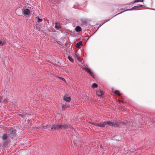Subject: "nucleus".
Masks as SVG:
<instances>
[{"label":"nucleus","mask_w":155,"mask_h":155,"mask_svg":"<svg viewBox=\"0 0 155 155\" xmlns=\"http://www.w3.org/2000/svg\"><path fill=\"white\" fill-rule=\"evenodd\" d=\"M16 135V131L13 128H11L9 130L8 132V135L9 137L13 138Z\"/></svg>","instance_id":"f257e3e1"},{"label":"nucleus","mask_w":155,"mask_h":155,"mask_svg":"<svg viewBox=\"0 0 155 155\" xmlns=\"http://www.w3.org/2000/svg\"><path fill=\"white\" fill-rule=\"evenodd\" d=\"M145 7V6L143 5H139L135 6L132 7L130 9H127V10H124V11L121 12L119 13L118 14L122 13L123 12H124L126 11L135 10L139 8H140V7L141 8H144Z\"/></svg>","instance_id":"f03ea898"},{"label":"nucleus","mask_w":155,"mask_h":155,"mask_svg":"<svg viewBox=\"0 0 155 155\" xmlns=\"http://www.w3.org/2000/svg\"><path fill=\"white\" fill-rule=\"evenodd\" d=\"M91 124L96 126L103 127H105L106 124V123L104 122L103 123H97L94 122H91Z\"/></svg>","instance_id":"7ed1b4c3"},{"label":"nucleus","mask_w":155,"mask_h":155,"mask_svg":"<svg viewBox=\"0 0 155 155\" xmlns=\"http://www.w3.org/2000/svg\"><path fill=\"white\" fill-rule=\"evenodd\" d=\"M105 122L106 123V124H107L108 125L110 126L114 127H117L118 126V122L117 121L114 122H111L110 121H107V122Z\"/></svg>","instance_id":"20e7f679"},{"label":"nucleus","mask_w":155,"mask_h":155,"mask_svg":"<svg viewBox=\"0 0 155 155\" xmlns=\"http://www.w3.org/2000/svg\"><path fill=\"white\" fill-rule=\"evenodd\" d=\"M84 70L87 71V72L91 76H92L94 78L95 77V75L94 74V73L92 72L90 69L87 68H84Z\"/></svg>","instance_id":"39448f33"},{"label":"nucleus","mask_w":155,"mask_h":155,"mask_svg":"<svg viewBox=\"0 0 155 155\" xmlns=\"http://www.w3.org/2000/svg\"><path fill=\"white\" fill-rule=\"evenodd\" d=\"M84 70L87 71V72L91 76H92L94 78L95 77V75L94 74V73L92 72L90 69L87 68H84Z\"/></svg>","instance_id":"423d86ee"},{"label":"nucleus","mask_w":155,"mask_h":155,"mask_svg":"<svg viewBox=\"0 0 155 155\" xmlns=\"http://www.w3.org/2000/svg\"><path fill=\"white\" fill-rule=\"evenodd\" d=\"M84 70L87 71V72L91 76H92L94 78L95 77V75L94 74V73L92 72L90 69L87 68H84Z\"/></svg>","instance_id":"0eeeda50"},{"label":"nucleus","mask_w":155,"mask_h":155,"mask_svg":"<svg viewBox=\"0 0 155 155\" xmlns=\"http://www.w3.org/2000/svg\"><path fill=\"white\" fill-rule=\"evenodd\" d=\"M84 70L87 71V72L91 76H92L94 78L95 77V75L94 74V73L92 72L90 69L87 68H84Z\"/></svg>","instance_id":"6e6552de"},{"label":"nucleus","mask_w":155,"mask_h":155,"mask_svg":"<svg viewBox=\"0 0 155 155\" xmlns=\"http://www.w3.org/2000/svg\"><path fill=\"white\" fill-rule=\"evenodd\" d=\"M60 129V124L53 125L51 128V130L52 131L54 130H58Z\"/></svg>","instance_id":"1a4fd4ad"},{"label":"nucleus","mask_w":155,"mask_h":155,"mask_svg":"<svg viewBox=\"0 0 155 155\" xmlns=\"http://www.w3.org/2000/svg\"><path fill=\"white\" fill-rule=\"evenodd\" d=\"M69 127V125L68 124H60V129L64 130L67 129Z\"/></svg>","instance_id":"9d476101"},{"label":"nucleus","mask_w":155,"mask_h":155,"mask_svg":"<svg viewBox=\"0 0 155 155\" xmlns=\"http://www.w3.org/2000/svg\"><path fill=\"white\" fill-rule=\"evenodd\" d=\"M18 115L20 116L21 117L23 118H25L26 117H28L29 115V114H27L26 113H24L21 114H19Z\"/></svg>","instance_id":"9b49d317"},{"label":"nucleus","mask_w":155,"mask_h":155,"mask_svg":"<svg viewBox=\"0 0 155 155\" xmlns=\"http://www.w3.org/2000/svg\"><path fill=\"white\" fill-rule=\"evenodd\" d=\"M97 94L99 97H101L103 94L102 91L100 90H99L96 92Z\"/></svg>","instance_id":"f8f14e48"},{"label":"nucleus","mask_w":155,"mask_h":155,"mask_svg":"<svg viewBox=\"0 0 155 155\" xmlns=\"http://www.w3.org/2000/svg\"><path fill=\"white\" fill-rule=\"evenodd\" d=\"M23 12L25 15H28L30 13V10L28 9H25L23 11Z\"/></svg>","instance_id":"ddd939ff"},{"label":"nucleus","mask_w":155,"mask_h":155,"mask_svg":"<svg viewBox=\"0 0 155 155\" xmlns=\"http://www.w3.org/2000/svg\"><path fill=\"white\" fill-rule=\"evenodd\" d=\"M6 44V41L4 39L0 40V47Z\"/></svg>","instance_id":"4468645a"},{"label":"nucleus","mask_w":155,"mask_h":155,"mask_svg":"<svg viewBox=\"0 0 155 155\" xmlns=\"http://www.w3.org/2000/svg\"><path fill=\"white\" fill-rule=\"evenodd\" d=\"M63 100L67 102H70L71 101V98L69 97H67V96H64L63 97Z\"/></svg>","instance_id":"2eb2a0df"},{"label":"nucleus","mask_w":155,"mask_h":155,"mask_svg":"<svg viewBox=\"0 0 155 155\" xmlns=\"http://www.w3.org/2000/svg\"><path fill=\"white\" fill-rule=\"evenodd\" d=\"M55 28L56 29H61V27L59 24L58 23H55Z\"/></svg>","instance_id":"dca6fc26"},{"label":"nucleus","mask_w":155,"mask_h":155,"mask_svg":"<svg viewBox=\"0 0 155 155\" xmlns=\"http://www.w3.org/2000/svg\"><path fill=\"white\" fill-rule=\"evenodd\" d=\"M81 22L82 24L84 25H86L87 23V21L86 19H83L81 20Z\"/></svg>","instance_id":"f3484780"},{"label":"nucleus","mask_w":155,"mask_h":155,"mask_svg":"<svg viewBox=\"0 0 155 155\" xmlns=\"http://www.w3.org/2000/svg\"><path fill=\"white\" fill-rule=\"evenodd\" d=\"M75 30L77 32H79L81 30V28L80 27L78 26L75 28Z\"/></svg>","instance_id":"a211bd4d"},{"label":"nucleus","mask_w":155,"mask_h":155,"mask_svg":"<svg viewBox=\"0 0 155 155\" xmlns=\"http://www.w3.org/2000/svg\"><path fill=\"white\" fill-rule=\"evenodd\" d=\"M7 135L6 134H5L2 137V139L4 141L7 139Z\"/></svg>","instance_id":"6ab92c4d"},{"label":"nucleus","mask_w":155,"mask_h":155,"mask_svg":"<svg viewBox=\"0 0 155 155\" xmlns=\"http://www.w3.org/2000/svg\"><path fill=\"white\" fill-rule=\"evenodd\" d=\"M114 93L118 96H120L121 95V94L120 93V91L118 90H116L114 91Z\"/></svg>","instance_id":"aec40b11"},{"label":"nucleus","mask_w":155,"mask_h":155,"mask_svg":"<svg viewBox=\"0 0 155 155\" xmlns=\"http://www.w3.org/2000/svg\"><path fill=\"white\" fill-rule=\"evenodd\" d=\"M82 44V42L81 41H80L76 45V47L77 48L79 47L80 46H81Z\"/></svg>","instance_id":"412c9836"},{"label":"nucleus","mask_w":155,"mask_h":155,"mask_svg":"<svg viewBox=\"0 0 155 155\" xmlns=\"http://www.w3.org/2000/svg\"><path fill=\"white\" fill-rule=\"evenodd\" d=\"M143 1L144 0H135L133 2H132V3L134 4L139 2H143Z\"/></svg>","instance_id":"4be33fe9"},{"label":"nucleus","mask_w":155,"mask_h":155,"mask_svg":"<svg viewBox=\"0 0 155 155\" xmlns=\"http://www.w3.org/2000/svg\"><path fill=\"white\" fill-rule=\"evenodd\" d=\"M97 85L96 83H94L91 86L92 88H94L97 87Z\"/></svg>","instance_id":"5701e85b"},{"label":"nucleus","mask_w":155,"mask_h":155,"mask_svg":"<svg viewBox=\"0 0 155 155\" xmlns=\"http://www.w3.org/2000/svg\"><path fill=\"white\" fill-rule=\"evenodd\" d=\"M69 106L68 105H63L62 106V109L63 110L68 107Z\"/></svg>","instance_id":"b1692460"},{"label":"nucleus","mask_w":155,"mask_h":155,"mask_svg":"<svg viewBox=\"0 0 155 155\" xmlns=\"http://www.w3.org/2000/svg\"><path fill=\"white\" fill-rule=\"evenodd\" d=\"M68 58L71 62H74V60L71 57L68 56Z\"/></svg>","instance_id":"393cba45"},{"label":"nucleus","mask_w":155,"mask_h":155,"mask_svg":"<svg viewBox=\"0 0 155 155\" xmlns=\"http://www.w3.org/2000/svg\"><path fill=\"white\" fill-rule=\"evenodd\" d=\"M41 128L44 129H46L47 128V126H45V125H44L43 124H42V126H41Z\"/></svg>","instance_id":"a878e982"},{"label":"nucleus","mask_w":155,"mask_h":155,"mask_svg":"<svg viewBox=\"0 0 155 155\" xmlns=\"http://www.w3.org/2000/svg\"><path fill=\"white\" fill-rule=\"evenodd\" d=\"M37 18H38V22H40L42 21V20L41 19L39 18L38 17H37Z\"/></svg>","instance_id":"bb28decb"},{"label":"nucleus","mask_w":155,"mask_h":155,"mask_svg":"<svg viewBox=\"0 0 155 155\" xmlns=\"http://www.w3.org/2000/svg\"><path fill=\"white\" fill-rule=\"evenodd\" d=\"M58 78H59L60 79H61V80L65 82L66 80L64 78H62V77H58Z\"/></svg>","instance_id":"cd10ccee"},{"label":"nucleus","mask_w":155,"mask_h":155,"mask_svg":"<svg viewBox=\"0 0 155 155\" xmlns=\"http://www.w3.org/2000/svg\"><path fill=\"white\" fill-rule=\"evenodd\" d=\"M118 101L120 103H124V101L122 100H118Z\"/></svg>","instance_id":"c85d7f7f"},{"label":"nucleus","mask_w":155,"mask_h":155,"mask_svg":"<svg viewBox=\"0 0 155 155\" xmlns=\"http://www.w3.org/2000/svg\"><path fill=\"white\" fill-rule=\"evenodd\" d=\"M2 100V97L0 96V103L1 101Z\"/></svg>","instance_id":"c756f323"},{"label":"nucleus","mask_w":155,"mask_h":155,"mask_svg":"<svg viewBox=\"0 0 155 155\" xmlns=\"http://www.w3.org/2000/svg\"><path fill=\"white\" fill-rule=\"evenodd\" d=\"M75 55L76 57H78V55L76 53H75Z\"/></svg>","instance_id":"7c9ffc66"},{"label":"nucleus","mask_w":155,"mask_h":155,"mask_svg":"<svg viewBox=\"0 0 155 155\" xmlns=\"http://www.w3.org/2000/svg\"><path fill=\"white\" fill-rule=\"evenodd\" d=\"M127 123V121H126V122H124V123L125 124H126ZM128 123V122H127V123Z\"/></svg>","instance_id":"2f4dec72"},{"label":"nucleus","mask_w":155,"mask_h":155,"mask_svg":"<svg viewBox=\"0 0 155 155\" xmlns=\"http://www.w3.org/2000/svg\"><path fill=\"white\" fill-rule=\"evenodd\" d=\"M124 9H125V8L124 9L123 8H122L121 9V10H124Z\"/></svg>","instance_id":"473e14b6"},{"label":"nucleus","mask_w":155,"mask_h":155,"mask_svg":"<svg viewBox=\"0 0 155 155\" xmlns=\"http://www.w3.org/2000/svg\"><path fill=\"white\" fill-rule=\"evenodd\" d=\"M130 4H131V3H129V4H127V5H130Z\"/></svg>","instance_id":"72a5a7b5"},{"label":"nucleus","mask_w":155,"mask_h":155,"mask_svg":"<svg viewBox=\"0 0 155 155\" xmlns=\"http://www.w3.org/2000/svg\"><path fill=\"white\" fill-rule=\"evenodd\" d=\"M4 101L5 102V101H7V100H6V99Z\"/></svg>","instance_id":"f704fd0d"}]
</instances>
